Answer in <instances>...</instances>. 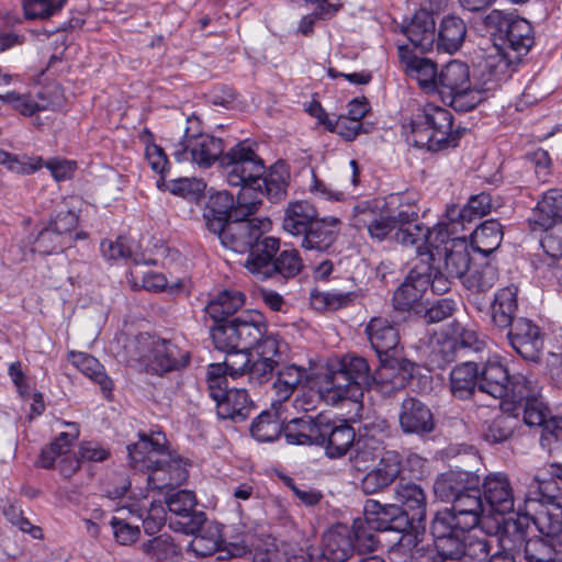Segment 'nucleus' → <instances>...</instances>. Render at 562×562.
Returning a JSON list of instances; mask_svg holds the SVG:
<instances>
[{
    "instance_id": "obj_1",
    "label": "nucleus",
    "mask_w": 562,
    "mask_h": 562,
    "mask_svg": "<svg viewBox=\"0 0 562 562\" xmlns=\"http://www.w3.org/2000/svg\"><path fill=\"white\" fill-rule=\"evenodd\" d=\"M166 437L160 432L140 434L139 440L127 446L130 464L133 469L148 472L151 488L175 487L188 479L186 463L173 457L166 448Z\"/></svg>"
},
{
    "instance_id": "obj_2",
    "label": "nucleus",
    "mask_w": 562,
    "mask_h": 562,
    "mask_svg": "<svg viewBox=\"0 0 562 562\" xmlns=\"http://www.w3.org/2000/svg\"><path fill=\"white\" fill-rule=\"evenodd\" d=\"M494 398L499 411L517 417L524 407V422L529 427H542L550 418V409L540 398L538 381L525 375L510 376L507 368L494 361Z\"/></svg>"
},
{
    "instance_id": "obj_3",
    "label": "nucleus",
    "mask_w": 562,
    "mask_h": 562,
    "mask_svg": "<svg viewBox=\"0 0 562 562\" xmlns=\"http://www.w3.org/2000/svg\"><path fill=\"white\" fill-rule=\"evenodd\" d=\"M517 308V286L510 284L494 296V325L510 329L506 334L510 346L525 359L538 361L543 349V335L530 319H514Z\"/></svg>"
},
{
    "instance_id": "obj_4",
    "label": "nucleus",
    "mask_w": 562,
    "mask_h": 562,
    "mask_svg": "<svg viewBox=\"0 0 562 562\" xmlns=\"http://www.w3.org/2000/svg\"><path fill=\"white\" fill-rule=\"evenodd\" d=\"M530 23L513 13L494 10V74L510 77L513 67L533 45Z\"/></svg>"
},
{
    "instance_id": "obj_5",
    "label": "nucleus",
    "mask_w": 562,
    "mask_h": 562,
    "mask_svg": "<svg viewBox=\"0 0 562 562\" xmlns=\"http://www.w3.org/2000/svg\"><path fill=\"white\" fill-rule=\"evenodd\" d=\"M408 127L407 142L431 151L457 146L461 136L459 130H453L452 113L434 103L425 104L412 117Z\"/></svg>"
},
{
    "instance_id": "obj_6",
    "label": "nucleus",
    "mask_w": 562,
    "mask_h": 562,
    "mask_svg": "<svg viewBox=\"0 0 562 562\" xmlns=\"http://www.w3.org/2000/svg\"><path fill=\"white\" fill-rule=\"evenodd\" d=\"M492 71L488 70L486 78L472 88L469 66L460 60H451L439 72L436 90L445 103L456 111L467 112L488 99Z\"/></svg>"
},
{
    "instance_id": "obj_7",
    "label": "nucleus",
    "mask_w": 562,
    "mask_h": 562,
    "mask_svg": "<svg viewBox=\"0 0 562 562\" xmlns=\"http://www.w3.org/2000/svg\"><path fill=\"white\" fill-rule=\"evenodd\" d=\"M220 166L232 187H240L237 203L247 206L249 211L258 210L260 200L251 198V190L257 179L266 173L263 160L246 142H239L220 160Z\"/></svg>"
},
{
    "instance_id": "obj_8",
    "label": "nucleus",
    "mask_w": 562,
    "mask_h": 562,
    "mask_svg": "<svg viewBox=\"0 0 562 562\" xmlns=\"http://www.w3.org/2000/svg\"><path fill=\"white\" fill-rule=\"evenodd\" d=\"M374 384L368 361L362 357L345 358L340 368L326 374L319 384V395L329 405L344 400L358 402L364 389Z\"/></svg>"
},
{
    "instance_id": "obj_9",
    "label": "nucleus",
    "mask_w": 562,
    "mask_h": 562,
    "mask_svg": "<svg viewBox=\"0 0 562 562\" xmlns=\"http://www.w3.org/2000/svg\"><path fill=\"white\" fill-rule=\"evenodd\" d=\"M257 210L249 211L247 206L237 203L233 213L234 218L213 233L218 237L222 245L236 252H249L246 261H251L256 255L258 245H263L268 236H263L271 227L268 218L249 217Z\"/></svg>"
},
{
    "instance_id": "obj_10",
    "label": "nucleus",
    "mask_w": 562,
    "mask_h": 562,
    "mask_svg": "<svg viewBox=\"0 0 562 562\" xmlns=\"http://www.w3.org/2000/svg\"><path fill=\"white\" fill-rule=\"evenodd\" d=\"M536 481L537 490L529 492L525 498V520L532 522L537 530L562 552V507L552 494L555 483L538 477Z\"/></svg>"
},
{
    "instance_id": "obj_11",
    "label": "nucleus",
    "mask_w": 562,
    "mask_h": 562,
    "mask_svg": "<svg viewBox=\"0 0 562 562\" xmlns=\"http://www.w3.org/2000/svg\"><path fill=\"white\" fill-rule=\"evenodd\" d=\"M267 327V321L260 312L247 311L222 325L213 326L211 336L218 350L254 349Z\"/></svg>"
},
{
    "instance_id": "obj_12",
    "label": "nucleus",
    "mask_w": 562,
    "mask_h": 562,
    "mask_svg": "<svg viewBox=\"0 0 562 562\" xmlns=\"http://www.w3.org/2000/svg\"><path fill=\"white\" fill-rule=\"evenodd\" d=\"M280 241L274 237H267L263 245L257 246L256 255L251 261H245V268L256 276L265 280L273 277L290 279L296 277L303 269V260L296 249H284L278 254Z\"/></svg>"
},
{
    "instance_id": "obj_13",
    "label": "nucleus",
    "mask_w": 562,
    "mask_h": 562,
    "mask_svg": "<svg viewBox=\"0 0 562 562\" xmlns=\"http://www.w3.org/2000/svg\"><path fill=\"white\" fill-rule=\"evenodd\" d=\"M188 126L182 138L172 145V156L179 162L191 161L201 168H209L221 160L224 143L221 138L195 132L200 121L195 116L187 119Z\"/></svg>"
},
{
    "instance_id": "obj_14",
    "label": "nucleus",
    "mask_w": 562,
    "mask_h": 562,
    "mask_svg": "<svg viewBox=\"0 0 562 562\" xmlns=\"http://www.w3.org/2000/svg\"><path fill=\"white\" fill-rule=\"evenodd\" d=\"M471 527L457 521L449 513H437L431 521L430 531L440 561L459 560L465 553V533Z\"/></svg>"
},
{
    "instance_id": "obj_15",
    "label": "nucleus",
    "mask_w": 562,
    "mask_h": 562,
    "mask_svg": "<svg viewBox=\"0 0 562 562\" xmlns=\"http://www.w3.org/2000/svg\"><path fill=\"white\" fill-rule=\"evenodd\" d=\"M181 531L193 536L187 551L194 557L205 558L222 550L221 525L209 520L205 514H198L192 519L186 518Z\"/></svg>"
},
{
    "instance_id": "obj_16",
    "label": "nucleus",
    "mask_w": 562,
    "mask_h": 562,
    "mask_svg": "<svg viewBox=\"0 0 562 562\" xmlns=\"http://www.w3.org/2000/svg\"><path fill=\"white\" fill-rule=\"evenodd\" d=\"M485 502L486 507L483 505L479 485H474L457 497L450 509H445L441 513H449L454 521L465 527L475 528L482 522H486V519L492 516V496L487 493H485Z\"/></svg>"
},
{
    "instance_id": "obj_17",
    "label": "nucleus",
    "mask_w": 562,
    "mask_h": 562,
    "mask_svg": "<svg viewBox=\"0 0 562 562\" xmlns=\"http://www.w3.org/2000/svg\"><path fill=\"white\" fill-rule=\"evenodd\" d=\"M487 363L481 373L474 361H464L456 366L450 372V391L459 400L470 396L476 397L477 393L492 395V383L485 378Z\"/></svg>"
},
{
    "instance_id": "obj_18",
    "label": "nucleus",
    "mask_w": 562,
    "mask_h": 562,
    "mask_svg": "<svg viewBox=\"0 0 562 562\" xmlns=\"http://www.w3.org/2000/svg\"><path fill=\"white\" fill-rule=\"evenodd\" d=\"M77 436V430L74 434L61 432L49 446L42 450L37 465L50 469L57 462L63 476L70 477L74 475L80 468V460L70 453L71 446Z\"/></svg>"
},
{
    "instance_id": "obj_19",
    "label": "nucleus",
    "mask_w": 562,
    "mask_h": 562,
    "mask_svg": "<svg viewBox=\"0 0 562 562\" xmlns=\"http://www.w3.org/2000/svg\"><path fill=\"white\" fill-rule=\"evenodd\" d=\"M415 363L398 357L397 353L380 358V367L374 374V384L383 393H393L404 389L414 376Z\"/></svg>"
},
{
    "instance_id": "obj_20",
    "label": "nucleus",
    "mask_w": 562,
    "mask_h": 562,
    "mask_svg": "<svg viewBox=\"0 0 562 562\" xmlns=\"http://www.w3.org/2000/svg\"><path fill=\"white\" fill-rule=\"evenodd\" d=\"M442 235L440 229H429L422 224L414 223L408 226L395 229L394 238L403 246L416 247V251L420 259H429L435 261L439 251V236Z\"/></svg>"
},
{
    "instance_id": "obj_21",
    "label": "nucleus",
    "mask_w": 562,
    "mask_h": 562,
    "mask_svg": "<svg viewBox=\"0 0 562 562\" xmlns=\"http://www.w3.org/2000/svg\"><path fill=\"white\" fill-rule=\"evenodd\" d=\"M328 429V417L319 414L315 417L305 415L291 419L284 426V436L292 445H324Z\"/></svg>"
},
{
    "instance_id": "obj_22",
    "label": "nucleus",
    "mask_w": 562,
    "mask_h": 562,
    "mask_svg": "<svg viewBox=\"0 0 562 562\" xmlns=\"http://www.w3.org/2000/svg\"><path fill=\"white\" fill-rule=\"evenodd\" d=\"M529 521L525 520L524 508L517 513L494 516V537L497 548L509 551H520L526 542V530Z\"/></svg>"
},
{
    "instance_id": "obj_23",
    "label": "nucleus",
    "mask_w": 562,
    "mask_h": 562,
    "mask_svg": "<svg viewBox=\"0 0 562 562\" xmlns=\"http://www.w3.org/2000/svg\"><path fill=\"white\" fill-rule=\"evenodd\" d=\"M429 270L430 268L426 263H417L411 270L405 281L394 292L393 305L395 310L405 312L414 308L429 285Z\"/></svg>"
},
{
    "instance_id": "obj_24",
    "label": "nucleus",
    "mask_w": 562,
    "mask_h": 562,
    "mask_svg": "<svg viewBox=\"0 0 562 562\" xmlns=\"http://www.w3.org/2000/svg\"><path fill=\"white\" fill-rule=\"evenodd\" d=\"M396 506L406 516L407 522L423 526L426 519L427 497L424 488L413 482L400 481L394 488Z\"/></svg>"
},
{
    "instance_id": "obj_25",
    "label": "nucleus",
    "mask_w": 562,
    "mask_h": 562,
    "mask_svg": "<svg viewBox=\"0 0 562 562\" xmlns=\"http://www.w3.org/2000/svg\"><path fill=\"white\" fill-rule=\"evenodd\" d=\"M150 351L142 356L149 371L162 374L184 367L189 359L187 352H182L175 344L165 339H153L149 344Z\"/></svg>"
},
{
    "instance_id": "obj_26",
    "label": "nucleus",
    "mask_w": 562,
    "mask_h": 562,
    "mask_svg": "<svg viewBox=\"0 0 562 562\" xmlns=\"http://www.w3.org/2000/svg\"><path fill=\"white\" fill-rule=\"evenodd\" d=\"M398 422L405 434L425 435L435 428L431 411L415 397H407L402 402Z\"/></svg>"
},
{
    "instance_id": "obj_27",
    "label": "nucleus",
    "mask_w": 562,
    "mask_h": 562,
    "mask_svg": "<svg viewBox=\"0 0 562 562\" xmlns=\"http://www.w3.org/2000/svg\"><path fill=\"white\" fill-rule=\"evenodd\" d=\"M341 221L336 216L317 217L302 236L301 246L306 250L326 251L336 241Z\"/></svg>"
},
{
    "instance_id": "obj_28",
    "label": "nucleus",
    "mask_w": 562,
    "mask_h": 562,
    "mask_svg": "<svg viewBox=\"0 0 562 562\" xmlns=\"http://www.w3.org/2000/svg\"><path fill=\"white\" fill-rule=\"evenodd\" d=\"M486 347V341L469 327L458 326L452 337L446 338L440 344V355L445 362L449 363L461 358L460 352H480Z\"/></svg>"
},
{
    "instance_id": "obj_29",
    "label": "nucleus",
    "mask_w": 562,
    "mask_h": 562,
    "mask_svg": "<svg viewBox=\"0 0 562 562\" xmlns=\"http://www.w3.org/2000/svg\"><path fill=\"white\" fill-rule=\"evenodd\" d=\"M353 553L351 530L342 524L324 532L321 555L327 562H345Z\"/></svg>"
},
{
    "instance_id": "obj_30",
    "label": "nucleus",
    "mask_w": 562,
    "mask_h": 562,
    "mask_svg": "<svg viewBox=\"0 0 562 562\" xmlns=\"http://www.w3.org/2000/svg\"><path fill=\"white\" fill-rule=\"evenodd\" d=\"M439 251L443 254V271L448 276L459 279L465 274L470 267V255L468 252L464 236H457L446 239L445 243H438ZM438 256V262L442 255Z\"/></svg>"
},
{
    "instance_id": "obj_31",
    "label": "nucleus",
    "mask_w": 562,
    "mask_h": 562,
    "mask_svg": "<svg viewBox=\"0 0 562 562\" xmlns=\"http://www.w3.org/2000/svg\"><path fill=\"white\" fill-rule=\"evenodd\" d=\"M366 333L379 359L397 353L400 336L396 328L387 319L373 317L367 325Z\"/></svg>"
},
{
    "instance_id": "obj_32",
    "label": "nucleus",
    "mask_w": 562,
    "mask_h": 562,
    "mask_svg": "<svg viewBox=\"0 0 562 562\" xmlns=\"http://www.w3.org/2000/svg\"><path fill=\"white\" fill-rule=\"evenodd\" d=\"M480 480L467 471H449L442 473L434 483V493L442 502L453 503L457 497L474 485H479Z\"/></svg>"
},
{
    "instance_id": "obj_33",
    "label": "nucleus",
    "mask_w": 562,
    "mask_h": 562,
    "mask_svg": "<svg viewBox=\"0 0 562 562\" xmlns=\"http://www.w3.org/2000/svg\"><path fill=\"white\" fill-rule=\"evenodd\" d=\"M289 172L283 162L272 165L269 171L260 176L251 192L254 198L261 201V196L266 195L271 202H279L286 195Z\"/></svg>"
},
{
    "instance_id": "obj_34",
    "label": "nucleus",
    "mask_w": 562,
    "mask_h": 562,
    "mask_svg": "<svg viewBox=\"0 0 562 562\" xmlns=\"http://www.w3.org/2000/svg\"><path fill=\"white\" fill-rule=\"evenodd\" d=\"M355 225L366 228L372 239L384 240L395 231L387 213H378L368 202L355 206Z\"/></svg>"
},
{
    "instance_id": "obj_35",
    "label": "nucleus",
    "mask_w": 562,
    "mask_h": 562,
    "mask_svg": "<svg viewBox=\"0 0 562 562\" xmlns=\"http://www.w3.org/2000/svg\"><path fill=\"white\" fill-rule=\"evenodd\" d=\"M404 34L414 48L420 53L429 52L436 42L432 15L426 10H420L413 16L409 24L404 27Z\"/></svg>"
},
{
    "instance_id": "obj_36",
    "label": "nucleus",
    "mask_w": 562,
    "mask_h": 562,
    "mask_svg": "<svg viewBox=\"0 0 562 562\" xmlns=\"http://www.w3.org/2000/svg\"><path fill=\"white\" fill-rule=\"evenodd\" d=\"M237 209L234 206V196L221 191L211 194L203 210V218L207 229L212 233L218 231L223 225L234 218L233 213Z\"/></svg>"
},
{
    "instance_id": "obj_37",
    "label": "nucleus",
    "mask_w": 562,
    "mask_h": 562,
    "mask_svg": "<svg viewBox=\"0 0 562 562\" xmlns=\"http://www.w3.org/2000/svg\"><path fill=\"white\" fill-rule=\"evenodd\" d=\"M425 533V526L416 527L415 535L407 533L402 537L398 552L400 562H441L435 544L425 542L419 536Z\"/></svg>"
},
{
    "instance_id": "obj_38",
    "label": "nucleus",
    "mask_w": 562,
    "mask_h": 562,
    "mask_svg": "<svg viewBox=\"0 0 562 562\" xmlns=\"http://www.w3.org/2000/svg\"><path fill=\"white\" fill-rule=\"evenodd\" d=\"M317 217L318 213L313 204L307 201H293L284 210L282 228L293 236L302 237Z\"/></svg>"
},
{
    "instance_id": "obj_39",
    "label": "nucleus",
    "mask_w": 562,
    "mask_h": 562,
    "mask_svg": "<svg viewBox=\"0 0 562 562\" xmlns=\"http://www.w3.org/2000/svg\"><path fill=\"white\" fill-rule=\"evenodd\" d=\"M531 221L544 231L562 221V189H550L543 193L533 210Z\"/></svg>"
},
{
    "instance_id": "obj_40",
    "label": "nucleus",
    "mask_w": 562,
    "mask_h": 562,
    "mask_svg": "<svg viewBox=\"0 0 562 562\" xmlns=\"http://www.w3.org/2000/svg\"><path fill=\"white\" fill-rule=\"evenodd\" d=\"M252 408V401L245 389H231L229 392L216 403L217 415L222 419H231L235 423L246 420Z\"/></svg>"
},
{
    "instance_id": "obj_41",
    "label": "nucleus",
    "mask_w": 562,
    "mask_h": 562,
    "mask_svg": "<svg viewBox=\"0 0 562 562\" xmlns=\"http://www.w3.org/2000/svg\"><path fill=\"white\" fill-rule=\"evenodd\" d=\"M280 408L281 406L272 402L271 409L263 411L252 422L250 432L257 441L271 442L284 434V418L281 417Z\"/></svg>"
},
{
    "instance_id": "obj_42",
    "label": "nucleus",
    "mask_w": 562,
    "mask_h": 562,
    "mask_svg": "<svg viewBox=\"0 0 562 562\" xmlns=\"http://www.w3.org/2000/svg\"><path fill=\"white\" fill-rule=\"evenodd\" d=\"M245 302L241 292L235 290H225L215 295L205 306V313L215 322V326L224 324L223 322L236 313Z\"/></svg>"
},
{
    "instance_id": "obj_43",
    "label": "nucleus",
    "mask_w": 562,
    "mask_h": 562,
    "mask_svg": "<svg viewBox=\"0 0 562 562\" xmlns=\"http://www.w3.org/2000/svg\"><path fill=\"white\" fill-rule=\"evenodd\" d=\"M465 35L467 27L463 20L456 15H448L442 19L439 26L437 49L453 54L462 46Z\"/></svg>"
},
{
    "instance_id": "obj_44",
    "label": "nucleus",
    "mask_w": 562,
    "mask_h": 562,
    "mask_svg": "<svg viewBox=\"0 0 562 562\" xmlns=\"http://www.w3.org/2000/svg\"><path fill=\"white\" fill-rule=\"evenodd\" d=\"M324 447L330 458H339L347 453L352 443L356 442L353 428L348 424L335 425L328 418V429L324 436Z\"/></svg>"
},
{
    "instance_id": "obj_45",
    "label": "nucleus",
    "mask_w": 562,
    "mask_h": 562,
    "mask_svg": "<svg viewBox=\"0 0 562 562\" xmlns=\"http://www.w3.org/2000/svg\"><path fill=\"white\" fill-rule=\"evenodd\" d=\"M68 359L72 366L80 370L85 375L98 383L106 397L112 392L113 382L104 371L103 366L94 357L85 353L70 351Z\"/></svg>"
},
{
    "instance_id": "obj_46",
    "label": "nucleus",
    "mask_w": 562,
    "mask_h": 562,
    "mask_svg": "<svg viewBox=\"0 0 562 562\" xmlns=\"http://www.w3.org/2000/svg\"><path fill=\"white\" fill-rule=\"evenodd\" d=\"M398 52L406 66V72L416 79L422 87L436 89L439 75L437 72V65L429 58L405 56L404 53L407 52L405 46H400Z\"/></svg>"
},
{
    "instance_id": "obj_47",
    "label": "nucleus",
    "mask_w": 562,
    "mask_h": 562,
    "mask_svg": "<svg viewBox=\"0 0 562 562\" xmlns=\"http://www.w3.org/2000/svg\"><path fill=\"white\" fill-rule=\"evenodd\" d=\"M166 505L170 513L177 516L171 525L176 530H182V522L187 519L194 518L198 514H204L202 510L194 509L196 505L195 495L191 491L182 490L166 497Z\"/></svg>"
},
{
    "instance_id": "obj_48",
    "label": "nucleus",
    "mask_w": 562,
    "mask_h": 562,
    "mask_svg": "<svg viewBox=\"0 0 562 562\" xmlns=\"http://www.w3.org/2000/svg\"><path fill=\"white\" fill-rule=\"evenodd\" d=\"M384 452L383 443L381 440L363 436L356 440L355 452L350 458L352 467L359 471H367L370 464L375 461Z\"/></svg>"
},
{
    "instance_id": "obj_49",
    "label": "nucleus",
    "mask_w": 562,
    "mask_h": 562,
    "mask_svg": "<svg viewBox=\"0 0 562 562\" xmlns=\"http://www.w3.org/2000/svg\"><path fill=\"white\" fill-rule=\"evenodd\" d=\"M303 374L304 371L294 364L285 366L279 370L277 379L272 384V390L276 394V398L272 402L281 406L283 402L288 401L301 383Z\"/></svg>"
},
{
    "instance_id": "obj_50",
    "label": "nucleus",
    "mask_w": 562,
    "mask_h": 562,
    "mask_svg": "<svg viewBox=\"0 0 562 562\" xmlns=\"http://www.w3.org/2000/svg\"><path fill=\"white\" fill-rule=\"evenodd\" d=\"M473 220L467 210V206H459L451 204L446 210V222L439 223L435 229L442 227V235L439 236V243H445L446 239H451L459 236V233L465 228L467 223Z\"/></svg>"
},
{
    "instance_id": "obj_51",
    "label": "nucleus",
    "mask_w": 562,
    "mask_h": 562,
    "mask_svg": "<svg viewBox=\"0 0 562 562\" xmlns=\"http://www.w3.org/2000/svg\"><path fill=\"white\" fill-rule=\"evenodd\" d=\"M259 358L281 363L289 352V345L274 331L266 329L262 339L254 348Z\"/></svg>"
},
{
    "instance_id": "obj_52",
    "label": "nucleus",
    "mask_w": 562,
    "mask_h": 562,
    "mask_svg": "<svg viewBox=\"0 0 562 562\" xmlns=\"http://www.w3.org/2000/svg\"><path fill=\"white\" fill-rule=\"evenodd\" d=\"M351 530L353 552L359 554L373 552L379 544V540L375 533L378 530L371 521H363L357 519L353 522Z\"/></svg>"
},
{
    "instance_id": "obj_53",
    "label": "nucleus",
    "mask_w": 562,
    "mask_h": 562,
    "mask_svg": "<svg viewBox=\"0 0 562 562\" xmlns=\"http://www.w3.org/2000/svg\"><path fill=\"white\" fill-rule=\"evenodd\" d=\"M524 552L527 562H562V552L559 548L543 538L527 540Z\"/></svg>"
},
{
    "instance_id": "obj_54",
    "label": "nucleus",
    "mask_w": 562,
    "mask_h": 562,
    "mask_svg": "<svg viewBox=\"0 0 562 562\" xmlns=\"http://www.w3.org/2000/svg\"><path fill=\"white\" fill-rule=\"evenodd\" d=\"M515 498L508 477L494 473V516L515 513Z\"/></svg>"
},
{
    "instance_id": "obj_55",
    "label": "nucleus",
    "mask_w": 562,
    "mask_h": 562,
    "mask_svg": "<svg viewBox=\"0 0 562 562\" xmlns=\"http://www.w3.org/2000/svg\"><path fill=\"white\" fill-rule=\"evenodd\" d=\"M488 526L486 522H482L480 525L479 531L483 533V537H480L476 532L470 536L469 542L465 543V553L464 555L470 557L471 559L477 562H490V532L486 529Z\"/></svg>"
},
{
    "instance_id": "obj_56",
    "label": "nucleus",
    "mask_w": 562,
    "mask_h": 562,
    "mask_svg": "<svg viewBox=\"0 0 562 562\" xmlns=\"http://www.w3.org/2000/svg\"><path fill=\"white\" fill-rule=\"evenodd\" d=\"M228 373L225 371V367L220 363H211L206 370V381L210 392V396L218 403L228 392L227 384Z\"/></svg>"
},
{
    "instance_id": "obj_57",
    "label": "nucleus",
    "mask_w": 562,
    "mask_h": 562,
    "mask_svg": "<svg viewBox=\"0 0 562 562\" xmlns=\"http://www.w3.org/2000/svg\"><path fill=\"white\" fill-rule=\"evenodd\" d=\"M226 357L223 363L225 371L232 378L240 376L247 373L250 367V349L234 348L232 350H223Z\"/></svg>"
},
{
    "instance_id": "obj_58",
    "label": "nucleus",
    "mask_w": 562,
    "mask_h": 562,
    "mask_svg": "<svg viewBox=\"0 0 562 562\" xmlns=\"http://www.w3.org/2000/svg\"><path fill=\"white\" fill-rule=\"evenodd\" d=\"M109 524L113 529V536L116 542L122 546L134 543L140 536L138 524H134L124 517L113 516Z\"/></svg>"
},
{
    "instance_id": "obj_59",
    "label": "nucleus",
    "mask_w": 562,
    "mask_h": 562,
    "mask_svg": "<svg viewBox=\"0 0 562 562\" xmlns=\"http://www.w3.org/2000/svg\"><path fill=\"white\" fill-rule=\"evenodd\" d=\"M66 0H25L23 9L27 19H46L60 10Z\"/></svg>"
},
{
    "instance_id": "obj_60",
    "label": "nucleus",
    "mask_w": 562,
    "mask_h": 562,
    "mask_svg": "<svg viewBox=\"0 0 562 562\" xmlns=\"http://www.w3.org/2000/svg\"><path fill=\"white\" fill-rule=\"evenodd\" d=\"M101 251L103 256L111 260L132 259L138 263L137 257L134 256L131 241L125 237H117L116 240H103L101 243Z\"/></svg>"
},
{
    "instance_id": "obj_61",
    "label": "nucleus",
    "mask_w": 562,
    "mask_h": 562,
    "mask_svg": "<svg viewBox=\"0 0 562 562\" xmlns=\"http://www.w3.org/2000/svg\"><path fill=\"white\" fill-rule=\"evenodd\" d=\"M0 165L5 166L9 170L16 173H32L42 167V158H29L23 156L11 155L0 149Z\"/></svg>"
},
{
    "instance_id": "obj_62",
    "label": "nucleus",
    "mask_w": 562,
    "mask_h": 562,
    "mask_svg": "<svg viewBox=\"0 0 562 562\" xmlns=\"http://www.w3.org/2000/svg\"><path fill=\"white\" fill-rule=\"evenodd\" d=\"M375 468L393 484L403 469L402 456L395 450H385L379 458Z\"/></svg>"
},
{
    "instance_id": "obj_63",
    "label": "nucleus",
    "mask_w": 562,
    "mask_h": 562,
    "mask_svg": "<svg viewBox=\"0 0 562 562\" xmlns=\"http://www.w3.org/2000/svg\"><path fill=\"white\" fill-rule=\"evenodd\" d=\"M540 443L549 451L558 449L562 445V417L550 416L542 426Z\"/></svg>"
},
{
    "instance_id": "obj_64",
    "label": "nucleus",
    "mask_w": 562,
    "mask_h": 562,
    "mask_svg": "<svg viewBox=\"0 0 562 562\" xmlns=\"http://www.w3.org/2000/svg\"><path fill=\"white\" fill-rule=\"evenodd\" d=\"M78 225V215L72 211L57 213L49 226L69 244L76 238L75 231Z\"/></svg>"
}]
</instances>
